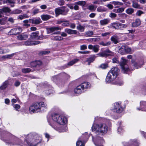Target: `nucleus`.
Wrapping results in <instances>:
<instances>
[{"label":"nucleus","instance_id":"obj_1","mask_svg":"<svg viewBox=\"0 0 146 146\" xmlns=\"http://www.w3.org/2000/svg\"><path fill=\"white\" fill-rule=\"evenodd\" d=\"M48 122L52 127L60 132H64L65 131L60 129L56 127V123L60 125H64L67 122V118L64 116L57 113H54L51 116L47 117Z\"/></svg>","mask_w":146,"mask_h":146},{"label":"nucleus","instance_id":"obj_2","mask_svg":"<svg viewBox=\"0 0 146 146\" xmlns=\"http://www.w3.org/2000/svg\"><path fill=\"white\" fill-rule=\"evenodd\" d=\"M25 141L24 142H19L18 144L20 146H38L40 145L42 141V138L38 135H34L29 134L24 135Z\"/></svg>","mask_w":146,"mask_h":146},{"label":"nucleus","instance_id":"obj_3","mask_svg":"<svg viewBox=\"0 0 146 146\" xmlns=\"http://www.w3.org/2000/svg\"><path fill=\"white\" fill-rule=\"evenodd\" d=\"M108 127L107 125L104 123L97 124L94 123L92 127V130L102 135L106 134Z\"/></svg>","mask_w":146,"mask_h":146},{"label":"nucleus","instance_id":"obj_4","mask_svg":"<svg viewBox=\"0 0 146 146\" xmlns=\"http://www.w3.org/2000/svg\"><path fill=\"white\" fill-rule=\"evenodd\" d=\"M47 109V104L43 102L36 103L29 107L31 113L37 112L40 111H45Z\"/></svg>","mask_w":146,"mask_h":146},{"label":"nucleus","instance_id":"obj_5","mask_svg":"<svg viewBox=\"0 0 146 146\" xmlns=\"http://www.w3.org/2000/svg\"><path fill=\"white\" fill-rule=\"evenodd\" d=\"M116 78V77H114L113 75L109 72L106 78V81L108 83H111L113 84H116L119 86L123 85V83L122 81H117L113 82Z\"/></svg>","mask_w":146,"mask_h":146},{"label":"nucleus","instance_id":"obj_6","mask_svg":"<svg viewBox=\"0 0 146 146\" xmlns=\"http://www.w3.org/2000/svg\"><path fill=\"white\" fill-rule=\"evenodd\" d=\"M66 7L65 6L60 7L56 8L55 9V12L56 17L59 15H66L69 11L68 9H65Z\"/></svg>","mask_w":146,"mask_h":146},{"label":"nucleus","instance_id":"obj_7","mask_svg":"<svg viewBox=\"0 0 146 146\" xmlns=\"http://www.w3.org/2000/svg\"><path fill=\"white\" fill-rule=\"evenodd\" d=\"M121 59L120 65L121 66L122 72L124 73H126L129 70L128 66L126 64L127 60L124 57H122Z\"/></svg>","mask_w":146,"mask_h":146},{"label":"nucleus","instance_id":"obj_8","mask_svg":"<svg viewBox=\"0 0 146 146\" xmlns=\"http://www.w3.org/2000/svg\"><path fill=\"white\" fill-rule=\"evenodd\" d=\"M111 110L114 112L119 113L123 111V109L120 103L116 102L113 104Z\"/></svg>","mask_w":146,"mask_h":146},{"label":"nucleus","instance_id":"obj_9","mask_svg":"<svg viewBox=\"0 0 146 146\" xmlns=\"http://www.w3.org/2000/svg\"><path fill=\"white\" fill-rule=\"evenodd\" d=\"M93 141L95 145L96 146H103L104 141L102 137L96 136L92 137Z\"/></svg>","mask_w":146,"mask_h":146},{"label":"nucleus","instance_id":"obj_10","mask_svg":"<svg viewBox=\"0 0 146 146\" xmlns=\"http://www.w3.org/2000/svg\"><path fill=\"white\" fill-rule=\"evenodd\" d=\"M22 30L21 27H18L11 30L8 34L10 35H17L21 33Z\"/></svg>","mask_w":146,"mask_h":146},{"label":"nucleus","instance_id":"obj_11","mask_svg":"<svg viewBox=\"0 0 146 146\" xmlns=\"http://www.w3.org/2000/svg\"><path fill=\"white\" fill-rule=\"evenodd\" d=\"M112 52L109 49L107 48L105 50L99 52L98 55L100 57H106L111 55Z\"/></svg>","mask_w":146,"mask_h":146},{"label":"nucleus","instance_id":"obj_12","mask_svg":"<svg viewBox=\"0 0 146 146\" xmlns=\"http://www.w3.org/2000/svg\"><path fill=\"white\" fill-rule=\"evenodd\" d=\"M62 29L60 27H51L46 29L47 33L49 34L56 31H61Z\"/></svg>","mask_w":146,"mask_h":146},{"label":"nucleus","instance_id":"obj_13","mask_svg":"<svg viewBox=\"0 0 146 146\" xmlns=\"http://www.w3.org/2000/svg\"><path fill=\"white\" fill-rule=\"evenodd\" d=\"M28 37V35L26 33H24L18 35L17 36V39L19 40H25Z\"/></svg>","mask_w":146,"mask_h":146},{"label":"nucleus","instance_id":"obj_14","mask_svg":"<svg viewBox=\"0 0 146 146\" xmlns=\"http://www.w3.org/2000/svg\"><path fill=\"white\" fill-rule=\"evenodd\" d=\"M83 89L80 85L78 86L74 90V93L76 96H77L82 92Z\"/></svg>","mask_w":146,"mask_h":146},{"label":"nucleus","instance_id":"obj_15","mask_svg":"<svg viewBox=\"0 0 146 146\" xmlns=\"http://www.w3.org/2000/svg\"><path fill=\"white\" fill-rule=\"evenodd\" d=\"M41 42L40 41H25L23 44V45H26V46H31L32 45H35L36 44H38L40 43Z\"/></svg>","mask_w":146,"mask_h":146},{"label":"nucleus","instance_id":"obj_16","mask_svg":"<svg viewBox=\"0 0 146 146\" xmlns=\"http://www.w3.org/2000/svg\"><path fill=\"white\" fill-rule=\"evenodd\" d=\"M113 75L114 77H116L118 76L119 72V69L117 67H114L112 68L109 71Z\"/></svg>","mask_w":146,"mask_h":146},{"label":"nucleus","instance_id":"obj_17","mask_svg":"<svg viewBox=\"0 0 146 146\" xmlns=\"http://www.w3.org/2000/svg\"><path fill=\"white\" fill-rule=\"evenodd\" d=\"M137 109L138 110L146 111V102L141 101L140 102V108H137Z\"/></svg>","mask_w":146,"mask_h":146},{"label":"nucleus","instance_id":"obj_18","mask_svg":"<svg viewBox=\"0 0 146 146\" xmlns=\"http://www.w3.org/2000/svg\"><path fill=\"white\" fill-rule=\"evenodd\" d=\"M99 46L98 45H93L90 44L88 46V48L90 49H92L95 52H98L99 48Z\"/></svg>","mask_w":146,"mask_h":146},{"label":"nucleus","instance_id":"obj_19","mask_svg":"<svg viewBox=\"0 0 146 146\" xmlns=\"http://www.w3.org/2000/svg\"><path fill=\"white\" fill-rule=\"evenodd\" d=\"M42 64V62L40 61H36L31 62L30 63L31 66L32 67H38Z\"/></svg>","mask_w":146,"mask_h":146},{"label":"nucleus","instance_id":"obj_20","mask_svg":"<svg viewBox=\"0 0 146 146\" xmlns=\"http://www.w3.org/2000/svg\"><path fill=\"white\" fill-rule=\"evenodd\" d=\"M143 63V60L138 62H134L133 63V64L135 69H138L140 68Z\"/></svg>","mask_w":146,"mask_h":146},{"label":"nucleus","instance_id":"obj_21","mask_svg":"<svg viewBox=\"0 0 146 146\" xmlns=\"http://www.w3.org/2000/svg\"><path fill=\"white\" fill-rule=\"evenodd\" d=\"M39 32L38 31L33 33L30 35V38L32 39H40V37L38 36Z\"/></svg>","mask_w":146,"mask_h":146},{"label":"nucleus","instance_id":"obj_22","mask_svg":"<svg viewBox=\"0 0 146 146\" xmlns=\"http://www.w3.org/2000/svg\"><path fill=\"white\" fill-rule=\"evenodd\" d=\"M41 20L40 18L35 19H29V23L34 24L37 25L41 23Z\"/></svg>","mask_w":146,"mask_h":146},{"label":"nucleus","instance_id":"obj_23","mask_svg":"<svg viewBox=\"0 0 146 146\" xmlns=\"http://www.w3.org/2000/svg\"><path fill=\"white\" fill-rule=\"evenodd\" d=\"M64 31L69 35L76 34L78 32L76 30H74L67 28L65 29H64Z\"/></svg>","mask_w":146,"mask_h":146},{"label":"nucleus","instance_id":"obj_24","mask_svg":"<svg viewBox=\"0 0 146 146\" xmlns=\"http://www.w3.org/2000/svg\"><path fill=\"white\" fill-rule=\"evenodd\" d=\"M83 136L79 137L78 141L76 143V146H84L85 143L82 141Z\"/></svg>","mask_w":146,"mask_h":146},{"label":"nucleus","instance_id":"obj_25","mask_svg":"<svg viewBox=\"0 0 146 146\" xmlns=\"http://www.w3.org/2000/svg\"><path fill=\"white\" fill-rule=\"evenodd\" d=\"M83 90L88 89L90 87V83L85 82H83L80 84Z\"/></svg>","mask_w":146,"mask_h":146},{"label":"nucleus","instance_id":"obj_26","mask_svg":"<svg viewBox=\"0 0 146 146\" xmlns=\"http://www.w3.org/2000/svg\"><path fill=\"white\" fill-rule=\"evenodd\" d=\"M110 21L109 19H106L101 20L100 21V24L102 25H104L108 24Z\"/></svg>","mask_w":146,"mask_h":146},{"label":"nucleus","instance_id":"obj_27","mask_svg":"<svg viewBox=\"0 0 146 146\" xmlns=\"http://www.w3.org/2000/svg\"><path fill=\"white\" fill-rule=\"evenodd\" d=\"M140 20L139 19H138L136 20L135 22L132 23V26L133 27H137L140 25Z\"/></svg>","mask_w":146,"mask_h":146},{"label":"nucleus","instance_id":"obj_28","mask_svg":"<svg viewBox=\"0 0 146 146\" xmlns=\"http://www.w3.org/2000/svg\"><path fill=\"white\" fill-rule=\"evenodd\" d=\"M79 60L78 59L76 58L75 59L72 60L70 62H69L68 64L67 65H65V68H66L67 67V65H69V66H72L74 64L76 63V62H78L79 61Z\"/></svg>","mask_w":146,"mask_h":146},{"label":"nucleus","instance_id":"obj_29","mask_svg":"<svg viewBox=\"0 0 146 146\" xmlns=\"http://www.w3.org/2000/svg\"><path fill=\"white\" fill-rule=\"evenodd\" d=\"M41 17L43 21H46L50 19L51 16L48 15H41Z\"/></svg>","mask_w":146,"mask_h":146},{"label":"nucleus","instance_id":"obj_30","mask_svg":"<svg viewBox=\"0 0 146 146\" xmlns=\"http://www.w3.org/2000/svg\"><path fill=\"white\" fill-rule=\"evenodd\" d=\"M9 81L8 80H6L4 82L1 86H0V89L1 90H4L7 87L9 84Z\"/></svg>","mask_w":146,"mask_h":146},{"label":"nucleus","instance_id":"obj_31","mask_svg":"<svg viewBox=\"0 0 146 146\" xmlns=\"http://www.w3.org/2000/svg\"><path fill=\"white\" fill-rule=\"evenodd\" d=\"M63 39V38L60 36H52L51 38V39L54 40H61Z\"/></svg>","mask_w":146,"mask_h":146},{"label":"nucleus","instance_id":"obj_32","mask_svg":"<svg viewBox=\"0 0 146 146\" xmlns=\"http://www.w3.org/2000/svg\"><path fill=\"white\" fill-rule=\"evenodd\" d=\"M85 27L81 25L80 24H79L77 26L76 29L80 32H83L84 31Z\"/></svg>","mask_w":146,"mask_h":146},{"label":"nucleus","instance_id":"obj_33","mask_svg":"<svg viewBox=\"0 0 146 146\" xmlns=\"http://www.w3.org/2000/svg\"><path fill=\"white\" fill-rule=\"evenodd\" d=\"M125 45H123L121 46L119 50V52L121 54H124L125 53Z\"/></svg>","mask_w":146,"mask_h":146},{"label":"nucleus","instance_id":"obj_34","mask_svg":"<svg viewBox=\"0 0 146 146\" xmlns=\"http://www.w3.org/2000/svg\"><path fill=\"white\" fill-rule=\"evenodd\" d=\"M97 7V6H95L92 5L88 6L87 9L91 11L94 12L96 10Z\"/></svg>","mask_w":146,"mask_h":146},{"label":"nucleus","instance_id":"obj_35","mask_svg":"<svg viewBox=\"0 0 146 146\" xmlns=\"http://www.w3.org/2000/svg\"><path fill=\"white\" fill-rule=\"evenodd\" d=\"M94 33L92 31H89L85 33V36L86 37H90L93 35Z\"/></svg>","mask_w":146,"mask_h":146},{"label":"nucleus","instance_id":"obj_36","mask_svg":"<svg viewBox=\"0 0 146 146\" xmlns=\"http://www.w3.org/2000/svg\"><path fill=\"white\" fill-rule=\"evenodd\" d=\"M118 37L116 35L113 36L111 38V40L114 42L115 44L117 43Z\"/></svg>","mask_w":146,"mask_h":146},{"label":"nucleus","instance_id":"obj_37","mask_svg":"<svg viewBox=\"0 0 146 146\" xmlns=\"http://www.w3.org/2000/svg\"><path fill=\"white\" fill-rule=\"evenodd\" d=\"M119 23L116 22L112 24V27L114 29H119Z\"/></svg>","mask_w":146,"mask_h":146},{"label":"nucleus","instance_id":"obj_38","mask_svg":"<svg viewBox=\"0 0 146 146\" xmlns=\"http://www.w3.org/2000/svg\"><path fill=\"white\" fill-rule=\"evenodd\" d=\"M53 34L56 35H61V36L63 37H66L67 36V34L65 33L64 32H62L61 34V32L60 31L55 32Z\"/></svg>","mask_w":146,"mask_h":146},{"label":"nucleus","instance_id":"obj_39","mask_svg":"<svg viewBox=\"0 0 146 146\" xmlns=\"http://www.w3.org/2000/svg\"><path fill=\"white\" fill-rule=\"evenodd\" d=\"M99 44L100 45H102L104 46H108L110 44L111 42L108 41L105 42L103 41H102L100 42Z\"/></svg>","mask_w":146,"mask_h":146},{"label":"nucleus","instance_id":"obj_40","mask_svg":"<svg viewBox=\"0 0 146 146\" xmlns=\"http://www.w3.org/2000/svg\"><path fill=\"white\" fill-rule=\"evenodd\" d=\"M97 11L98 12H103L106 11V9L103 7L99 6L97 8Z\"/></svg>","mask_w":146,"mask_h":146},{"label":"nucleus","instance_id":"obj_41","mask_svg":"<svg viewBox=\"0 0 146 146\" xmlns=\"http://www.w3.org/2000/svg\"><path fill=\"white\" fill-rule=\"evenodd\" d=\"M125 53L131 54L133 51L131 50V48L126 47L125 46Z\"/></svg>","mask_w":146,"mask_h":146},{"label":"nucleus","instance_id":"obj_42","mask_svg":"<svg viewBox=\"0 0 146 146\" xmlns=\"http://www.w3.org/2000/svg\"><path fill=\"white\" fill-rule=\"evenodd\" d=\"M29 23V19L23 21L24 24L23 26L24 27H29L30 26V24H29L28 23Z\"/></svg>","mask_w":146,"mask_h":146},{"label":"nucleus","instance_id":"obj_43","mask_svg":"<svg viewBox=\"0 0 146 146\" xmlns=\"http://www.w3.org/2000/svg\"><path fill=\"white\" fill-rule=\"evenodd\" d=\"M31 70V69L30 68H23L22 69V72L25 73H28Z\"/></svg>","mask_w":146,"mask_h":146},{"label":"nucleus","instance_id":"obj_44","mask_svg":"<svg viewBox=\"0 0 146 146\" xmlns=\"http://www.w3.org/2000/svg\"><path fill=\"white\" fill-rule=\"evenodd\" d=\"M119 29L122 30L127 27L126 25L122 24L120 23H119Z\"/></svg>","mask_w":146,"mask_h":146},{"label":"nucleus","instance_id":"obj_45","mask_svg":"<svg viewBox=\"0 0 146 146\" xmlns=\"http://www.w3.org/2000/svg\"><path fill=\"white\" fill-rule=\"evenodd\" d=\"M1 9L4 13H9L11 11L10 9L7 7H4Z\"/></svg>","mask_w":146,"mask_h":146},{"label":"nucleus","instance_id":"obj_46","mask_svg":"<svg viewBox=\"0 0 146 146\" xmlns=\"http://www.w3.org/2000/svg\"><path fill=\"white\" fill-rule=\"evenodd\" d=\"M22 10L19 9H16L13 11L12 12V14H18L21 13L22 12Z\"/></svg>","mask_w":146,"mask_h":146},{"label":"nucleus","instance_id":"obj_47","mask_svg":"<svg viewBox=\"0 0 146 146\" xmlns=\"http://www.w3.org/2000/svg\"><path fill=\"white\" fill-rule=\"evenodd\" d=\"M82 136H83L82 138L83 140H82V141L84 142L85 140H87L89 137V135L87 134V133H85L84 134H82L81 137H82Z\"/></svg>","mask_w":146,"mask_h":146},{"label":"nucleus","instance_id":"obj_48","mask_svg":"<svg viewBox=\"0 0 146 146\" xmlns=\"http://www.w3.org/2000/svg\"><path fill=\"white\" fill-rule=\"evenodd\" d=\"M134 12V9L132 8H128L126 11V12L128 14H131Z\"/></svg>","mask_w":146,"mask_h":146},{"label":"nucleus","instance_id":"obj_49","mask_svg":"<svg viewBox=\"0 0 146 146\" xmlns=\"http://www.w3.org/2000/svg\"><path fill=\"white\" fill-rule=\"evenodd\" d=\"M108 67V64L107 63L102 64L99 66L100 68L102 69H105Z\"/></svg>","mask_w":146,"mask_h":146},{"label":"nucleus","instance_id":"obj_50","mask_svg":"<svg viewBox=\"0 0 146 146\" xmlns=\"http://www.w3.org/2000/svg\"><path fill=\"white\" fill-rule=\"evenodd\" d=\"M112 3L115 6H121L123 5V3L119 1H113L112 2Z\"/></svg>","mask_w":146,"mask_h":146},{"label":"nucleus","instance_id":"obj_51","mask_svg":"<svg viewBox=\"0 0 146 146\" xmlns=\"http://www.w3.org/2000/svg\"><path fill=\"white\" fill-rule=\"evenodd\" d=\"M76 4L81 6H84L86 4V2L84 1H80L76 3Z\"/></svg>","mask_w":146,"mask_h":146},{"label":"nucleus","instance_id":"obj_52","mask_svg":"<svg viewBox=\"0 0 146 146\" xmlns=\"http://www.w3.org/2000/svg\"><path fill=\"white\" fill-rule=\"evenodd\" d=\"M57 3L58 5L60 6H61L64 5L65 3V1L64 0H60L58 1Z\"/></svg>","mask_w":146,"mask_h":146},{"label":"nucleus","instance_id":"obj_53","mask_svg":"<svg viewBox=\"0 0 146 146\" xmlns=\"http://www.w3.org/2000/svg\"><path fill=\"white\" fill-rule=\"evenodd\" d=\"M132 7L135 8H138L140 5L136 2L133 1V2Z\"/></svg>","mask_w":146,"mask_h":146},{"label":"nucleus","instance_id":"obj_54","mask_svg":"<svg viewBox=\"0 0 146 146\" xmlns=\"http://www.w3.org/2000/svg\"><path fill=\"white\" fill-rule=\"evenodd\" d=\"M62 24V25L64 27H67L69 25V23L68 21L67 20L64 21V22Z\"/></svg>","mask_w":146,"mask_h":146},{"label":"nucleus","instance_id":"obj_55","mask_svg":"<svg viewBox=\"0 0 146 146\" xmlns=\"http://www.w3.org/2000/svg\"><path fill=\"white\" fill-rule=\"evenodd\" d=\"M94 60V58L91 57L88 59L87 60L86 62H88V65H90V63L92 62Z\"/></svg>","mask_w":146,"mask_h":146},{"label":"nucleus","instance_id":"obj_56","mask_svg":"<svg viewBox=\"0 0 146 146\" xmlns=\"http://www.w3.org/2000/svg\"><path fill=\"white\" fill-rule=\"evenodd\" d=\"M50 52L48 50H45L44 51H42L40 52V54L45 55L46 54H47L49 53Z\"/></svg>","mask_w":146,"mask_h":146},{"label":"nucleus","instance_id":"obj_57","mask_svg":"<svg viewBox=\"0 0 146 146\" xmlns=\"http://www.w3.org/2000/svg\"><path fill=\"white\" fill-rule=\"evenodd\" d=\"M124 8L121 7L117 9V11L116 12L118 13L122 12L124 11Z\"/></svg>","mask_w":146,"mask_h":146},{"label":"nucleus","instance_id":"obj_58","mask_svg":"<svg viewBox=\"0 0 146 146\" xmlns=\"http://www.w3.org/2000/svg\"><path fill=\"white\" fill-rule=\"evenodd\" d=\"M87 48V46L85 44H84L80 46V49L81 50H84Z\"/></svg>","mask_w":146,"mask_h":146},{"label":"nucleus","instance_id":"obj_59","mask_svg":"<svg viewBox=\"0 0 146 146\" xmlns=\"http://www.w3.org/2000/svg\"><path fill=\"white\" fill-rule=\"evenodd\" d=\"M13 107L16 110H17L18 109H20V106L17 104L14 105Z\"/></svg>","mask_w":146,"mask_h":146},{"label":"nucleus","instance_id":"obj_60","mask_svg":"<svg viewBox=\"0 0 146 146\" xmlns=\"http://www.w3.org/2000/svg\"><path fill=\"white\" fill-rule=\"evenodd\" d=\"M90 23L92 25H96L98 24V22L96 20H92L90 21Z\"/></svg>","mask_w":146,"mask_h":146},{"label":"nucleus","instance_id":"obj_61","mask_svg":"<svg viewBox=\"0 0 146 146\" xmlns=\"http://www.w3.org/2000/svg\"><path fill=\"white\" fill-rule=\"evenodd\" d=\"M69 25H70V27L73 29H74L76 27V24L74 23H69Z\"/></svg>","mask_w":146,"mask_h":146},{"label":"nucleus","instance_id":"obj_62","mask_svg":"<svg viewBox=\"0 0 146 146\" xmlns=\"http://www.w3.org/2000/svg\"><path fill=\"white\" fill-rule=\"evenodd\" d=\"M111 32H107L104 33H103L101 35L103 36H106L110 35Z\"/></svg>","mask_w":146,"mask_h":146},{"label":"nucleus","instance_id":"obj_63","mask_svg":"<svg viewBox=\"0 0 146 146\" xmlns=\"http://www.w3.org/2000/svg\"><path fill=\"white\" fill-rule=\"evenodd\" d=\"M143 12L141 10H138L136 13V15L138 16H140L141 15L143 14Z\"/></svg>","mask_w":146,"mask_h":146},{"label":"nucleus","instance_id":"obj_64","mask_svg":"<svg viewBox=\"0 0 146 146\" xmlns=\"http://www.w3.org/2000/svg\"><path fill=\"white\" fill-rule=\"evenodd\" d=\"M117 15L116 14L113 13H111L110 15V16L111 18H115L116 17Z\"/></svg>","mask_w":146,"mask_h":146}]
</instances>
